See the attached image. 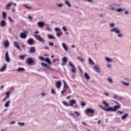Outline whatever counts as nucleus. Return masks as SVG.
Wrapping results in <instances>:
<instances>
[{
	"label": "nucleus",
	"mask_w": 131,
	"mask_h": 131,
	"mask_svg": "<svg viewBox=\"0 0 131 131\" xmlns=\"http://www.w3.org/2000/svg\"><path fill=\"white\" fill-rule=\"evenodd\" d=\"M84 77L86 79H87V80H90V79H91V77H90L87 73H84Z\"/></svg>",
	"instance_id": "nucleus-19"
},
{
	"label": "nucleus",
	"mask_w": 131,
	"mask_h": 131,
	"mask_svg": "<svg viewBox=\"0 0 131 131\" xmlns=\"http://www.w3.org/2000/svg\"><path fill=\"white\" fill-rule=\"evenodd\" d=\"M78 59L79 60H80L81 61V62H83V61H84V59H82V58H81L80 57H78Z\"/></svg>",
	"instance_id": "nucleus-47"
},
{
	"label": "nucleus",
	"mask_w": 131,
	"mask_h": 131,
	"mask_svg": "<svg viewBox=\"0 0 131 131\" xmlns=\"http://www.w3.org/2000/svg\"><path fill=\"white\" fill-rule=\"evenodd\" d=\"M9 46V41H6L4 44V47H5L6 48H8Z\"/></svg>",
	"instance_id": "nucleus-30"
},
{
	"label": "nucleus",
	"mask_w": 131,
	"mask_h": 131,
	"mask_svg": "<svg viewBox=\"0 0 131 131\" xmlns=\"http://www.w3.org/2000/svg\"><path fill=\"white\" fill-rule=\"evenodd\" d=\"M62 47L65 50V51H68V48H67V46H66V45H65V43H62Z\"/></svg>",
	"instance_id": "nucleus-27"
},
{
	"label": "nucleus",
	"mask_w": 131,
	"mask_h": 131,
	"mask_svg": "<svg viewBox=\"0 0 131 131\" xmlns=\"http://www.w3.org/2000/svg\"><path fill=\"white\" fill-rule=\"evenodd\" d=\"M69 103H70V106L71 107H73V106H74L75 104H77V102L75 99H72L71 100H69Z\"/></svg>",
	"instance_id": "nucleus-7"
},
{
	"label": "nucleus",
	"mask_w": 131,
	"mask_h": 131,
	"mask_svg": "<svg viewBox=\"0 0 131 131\" xmlns=\"http://www.w3.org/2000/svg\"><path fill=\"white\" fill-rule=\"evenodd\" d=\"M102 104H104V105L106 106V107H109V104H108V103H107L106 101H103L102 102Z\"/></svg>",
	"instance_id": "nucleus-32"
},
{
	"label": "nucleus",
	"mask_w": 131,
	"mask_h": 131,
	"mask_svg": "<svg viewBox=\"0 0 131 131\" xmlns=\"http://www.w3.org/2000/svg\"><path fill=\"white\" fill-rule=\"evenodd\" d=\"M58 7H59L60 8H62V6H63L62 4H58Z\"/></svg>",
	"instance_id": "nucleus-56"
},
{
	"label": "nucleus",
	"mask_w": 131,
	"mask_h": 131,
	"mask_svg": "<svg viewBox=\"0 0 131 131\" xmlns=\"http://www.w3.org/2000/svg\"><path fill=\"white\" fill-rule=\"evenodd\" d=\"M78 69H79V71H80V72L81 73H82V72H83L82 70L80 68H78Z\"/></svg>",
	"instance_id": "nucleus-55"
},
{
	"label": "nucleus",
	"mask_w": 131,
	"mask_h": 131,
	"mask_svg": "<svg viewBox=\"0 0 131 131\" xmlns=\"http://www.w3.org/2000/svg\"><path fill=\"white\" fill-rule=\"evenodd\" d=\"M8 19L10 21H11V22H13V20H12V18H11V17H9Z\"/></svg>",
	"instance_id": "nucleus-54"
},
{
	"label": "nucleus",
	"mask_w": 131,
	"mask_h": 131,
	"mask_svg": "<svg viewBox=\"0 0 131 131\" xmlns=\"http://www.w3.org/2000/svg\"><path fill=\"white\" fill-rule=\"evenodd\" d=\"M25 69L23 68H19L17 69V71H25Z\"/></svg>",
	"instance_id": "nucleus-34"
},
{
	"label": "nucleus",
	"mask_w": 131,
	"mask_h": 131,
	"mask_svg": "<svg viewBox=\"0 0 131 131\" xmlns=\"http://www.w3.org/2000/svg\"><path fill=\"white\" fill-rule=\"evenodd\" d=\"M33 42H34V41L32 38H30L28 40V43L29 45H33Z\"/></svg>",
	"instance_id": "nucleus-18"
},
{
	"label": "nucleus",
	"mask_w": 131,
	"mask_h": 131,
	"mask_svg": "<svg viewBox=\"0 0 131 131\" xmlns=\"http://www.w3.org/2000/svg\"><path fill=\"white\" fill-rule=\"evenodd\" d=\"M25 58V55H21L19 56V59H20L21 60H24Z\"/></svg>",
	"instance_id": "nucleus-37"
},
{
	"label": "nucleus",
	"mask_w": 131,
	"mask_h": 131,
	"mask_svg": "<svg viewBox=\"0 0 131 131\" xmlns=\"http://www.w3.org/2000/svg\"><path fill=\"white\" fill-rule=\"evenodd\" d=\"M117 113H119V114L121 115V114H122V112L120 111H118L117 112Z\"/></svg>",
	"instance_id": "nucleus-52"
},
{
	"label": "nucleus",
	"mask_w": 131,
	"mask_h": 131,
	"mask_svg": "<svg viewBox=\"0 0 131 131\" xmlns=\"http://www.w3.org/2000/svg\"><path fill=\"white\" fill-rule=\"evenodd\" d=\"M128 117V114H125L122 117V119H125L127 117Z\"/></svg>",
	"instance_id": "nucleus-31"
},
{
	"label": "nucleus",
	"mask_w": 131,
	"mask_h": 131,
	"mask_svg": "<svg viewBox=\"0 0 131 131\" xmlns=\"http://www.w3.org/2000/svg\"><path fill=\"white\" fill-rule=\"evenodd\" d=\"M69 65L70 66H71V67H72V69H71L72 72H73V73H76V68H75V67H74L73 64H72V62H71V61H70Z\"/></svg>",
	"instance_id": "nucleus-5"
},
{
	"label": "nucleus",
	"mask_w": 131,
	"mask_h": 131,
	"mask_svg": "<svg viewBox=\"0 0 131 131\" xmlns=\"http://www.w3.org/2000/svg\"><path fill=\"white\" fill-rule=\"evenodd\" d=\"M12 13H14L15 12V9H12Z\"/></svg>",
	"instance_id": "nucleus-64"
},
{
	"label": "nucleus",
	"mask_w": 131,
	"mask_h": 131,
	"mask_svg": "<svg viewBox=\"0 0 131 131\" xmlns=\"http://www.w3.org/2000/svg\"><path fill=\"white\" fill-rule=\"evenodd\" d=\"M3 19H6L7 18V13L6 12H3Z\"/></svg>",
	"instance_id": "nucleus-29"
},
{
	"label": "nucleus",
	"mask_w": 131,
	"mask_h": 131,
	"mask_svg": "<svg viewBox=\"0 0 131 131\" xmlns=\"http://www.w3.org/2000/svg\"><path fill=\"white\" fill-rule=\"evenodd\" d=\"M114 99H117V95H114L113 96Z\"/></svg>",
	"instance_id": "nucleus-59"
},
{
	"label": "nucleus",
	"mask_w": 131,
	"mask_h": 131,
	"mask_svg": "<svg viewBox=\"0 0 131 131\" xmlns=\"http://www.w3.org/2000/svg\"><path fill=\"white\" fill-rule=\"evenodd\" d=\"M6 100H7V97H5V98H4L3 99V102H5V101H6Z\"/></svg>",
	"instance_id": "nucleus-63"
},
{
	"label": "nucleus",
	"mask_w": 131,
	"mask_h": 131,
	"mask_svg": "<svg viewBox=\"0 0 131 131\" xmlns=\"http://www.w3.org/2000/svg\"><path fill=\"white\" fill-rule=\"evenodd\" d=\"M89 63L90 65H94V64H95V62L93 61V60H92L91 58H89Z\"/></svg>",
	"instance_id": "nucleus-24"
},
{
	"label": "nucleus",
	"mask_w": 131,
	"mask_h": 131,
	"mask_svg": "<svg viewBox=\"0 0 131 131\" xmlns=\"http://www.w3.org/2000/svg\"><path fill=\"white\" fill-rule=\"evenodd\" d=\"M45 61L47 62L49 64H52V62H51V60H50V58H47L45 59Z\"/></svg>",
	"instance_id": "nucleus-28"
},
{
	"label": "nucleus",
	"mask_w": 131,
	"mask_h": 131,
	"mask_svg": "<svg viewBox=\"0 0 131 131\" xmlns=\"http://www.w3.org/2000/svg\"><path fill=\"white\" fill-rule=\"evenodd\" d=\"M108 81L110 82H113V80H112V79H111V78H108Z\"/></svg>",
	"instance_id": "nucleus-43"
},
{
	"label": "nucleus",
	"mask_w": 131,
	"mask_h": 131,
	"mask_svg": "<svg viewBox=\"0 0 131 131\" xmlns=\"http://www.w3.org/2000/svg\"><path fill=\"white\" fill-rule=\"evenodd\" d=\"M113 102H114V103H116V104H117L118 105L119 104L117 101H115V100H113Z\"/></svg>",
	"instance_id": "nucleus-60"
},
{
	"label": "nucleus",
	"mask_w": 131,
	"mask_h": 131,
	"mask_svg": "<svg viewBox=\"0 0 131 131\" xmlns=\"http://www.w3.org/2000/svg\"><path fill=\"white\" fill-rule=\"evenodd\" d=\"M117 12H122V11H124L123 9H118L116 10Z\"/></svg>",
	"instance_id": "nucleus-39"
},
{
	"label": "nucleus",
	"mask_w": 131,
	"mask_h": 131,
	"mask_svg": "<svg viewBox=\"0 0 131 131\" xmlns=\"http://www.w3.org/2000/svg\"><path fill=\"white\" fill-rule=\"evenodd\" d=\"M81 106H85V103H84V102L82 103Z\"/></svg>",
	"instance_id": "nucleus-62"
},
{
	"label": "nucleus",
	"mask_w": 131,
	"mask_h": 131,
	"mask_svg": "<svg viewBox=\"0 0 131 131\" xmlns=\"http://www.w3.org/2000/svg\"><path fill=\"white\" fill-rule=\"evenodd\" d=\"M5 59L7 62H10L11 61L10 57H9V51H6L5 53Z\"/></svg>",
	"instance_id": "nucleus-8"
},
{
	"label": "nucleus",
	"mask_w": 131,
	"mask_h": 131,
	"mask_svg": "<svg viewBox=\"0 0 131 131\" xmlns=\"http://www.w3.org/2000/svg\"><path fill=\"white\" fill-rule=\"evenodd\" d=\"M51 93L56 94V92L55 91V90H54V89H51Z\"/></svg>",
	"instance_id": "nucleus-44"
},
{
	"label": "nucleus",
	"mask_w": 131,
	"mask_h": 131,
	"mask_svg": "<svg viewBox=\"0 0 131 131\" xmlns=\"http://www.w3.org/2000/svg\"><path fill=\"white\" fill-rule=\"evenodd\" d=\"M18 124H19V125H20L21 126H23V125H25V123H18Z\"/></svg>",
	"instance_id": "nucleus-45"
},
{
	"label": "nucleus",
	"mask_w": 131,
	"mask_h": 131,
	"mask_svg": "<svg viewBox=\"0 0 131 131\" xmlns=\"http://www.w3.org/2000/svg\"><path fill=\"white\" fill-rule=\"evenodd\" d=\"M13 46L14 47H15V48H16V49H17L18 50H20V45H19V43L17 41H15L13 42Z\"/></svg>",
	"instance_id": "nucleus-10"
},
{
	"label": "nucleus",
	"mask_w": 131,
	"mask_h": 131,
	"mask_svg": "<svg viewBox=\"0 0 131 131\" xmlns=\"http://www.w3.org/2000/svg\"><path fill=\"white\" fill-rule=\"evenodd\" d=\"M35 47H32L30 48V51L29 53L30 54H32L33 53H35Z\"/></svg>",
	"instance_id": "nucleus-14"
},
{
	"label": "nucleus",
	"mask_w": 131,
	"mask_h": 131,
	"mask_svg": "<svg viewBox=\"0 0 131 131\" xmlns=\"http://www.w3.org/2000/svg\"><path fill=\"white\" fill-rule=\"evenodd\" d=\"M34 63V60H33V58H28L27 59V63L28 65H32Z\"/></svg>",
	"instance_id": "nucleus-4"
},
{
	"label": "nucleus",
	"mask_w": 131,
	"mask_h": 131,
	"mask_svg": "<svg viewBox=\"0 0 131 131\" xmlns=\"http://www.w3.org/2000/svg\"><path fill=\"white\" fill-rule=\"evenodd\" d=\"M45 49H46V50H50V48H49V47H48V46H45Z\"/></svg>",
	"instance_id": "nucleus-53"
},
{
	"label": "nucleus",
	"mask_w": 131,
	"mask_h": 131,
	"mask_svg": "<svg viewBox=\"0 0 131 131\" xmlns=\"http://www.w3.org/2000/svg\"><path fill=\"white\" fill-rule=\"evenodd\" d=\"M99 107L100 108H102V109H103V110H104V111H107V112L113 111V112H115L118 109H119V108H120V107H121V106L120 105H115L114 106V108L111 107H108L107 108H104V107H103V106H102V105H99Z\"/></svg>",
	"instance_id": "nucleus-1"
},
{
	"label": "nucleus",
	"mask_w": 131,
	"mask_h": 131,
	"mask_svg": "<svg viewBox=\"0 0 131 131\" xmlns=\"http://www.w3.org/2000/svg\"><path fill=\"white\" fill-rule=\"evenodd\" d=\"M94 70H95V71H96V72H98V73L99 72H100V68L98 66H95L94 67Z\"/></svg>",
	"instance_id": "nucleus-17"
},
{
	"label": "nucleus",
	"mask_w": 131,
	"mask_h": 131,
	"mask_svg": "<svg viewBox=\"0 0 131 131\" xmlns=\"http://www.w3.org/2000/svg\"><path fill=\"white\" fill-rule=\"evenodd\" d=\"M6 98H10V92H7L6 93Z\"/></svg>",
	"instance_id": "nucleus-38"
},
{
	"label": "nucleus",
	"mask_w": 131,
	"mask_h": 131,
	"mask_svg": "<svg viewBox=\"0 0 131 131\" xmlns=\"http://www.w3.org/2000/svg\"><path fill=\"white\" fill-rule=\"evenodd\" d=\"M62 104H63V105H64V106H66V107L70 106V103H69L66 101H62Z\"/></svg>",
	"instance_id": "nucleus-21"
},
{
	"label": "nucleus",
	"mask_w": 131,
	"mask_h": 131,
	"mask_svg": "<svg viewBox=\"0 0 131 131\" xmlns=\"http://www.w3.org/2000/svg\"><path fill=\"white\" fill-rule=\"evenodd\" d=\"M66 4L67 5L68 7H71V4H70L69 1H66Z\"/></svg>",
	"instance_id": "nucleus-36"
},
{
	"label": "nucleus",
	"mask_w": 131,
	"mask_h": 131,
	"mask_svg": "<svg viewBox=\"0 0 131 131\" xmlns=\"http://www.w3.org/2000/svg\"><path fill=\"white\" fill-rule=\"evenodd\" d=\"M118 37H121L122 36V34H119L118 35Z\"/></svg>",
	"instance_id": "nucleus-58"
},
{
	"label": "nucleus",
	"mask_w": 131,
	"mask_h": 131,
	"mask_svg": "<svg viewBox=\"0 0 131 131\" xmlns=\"http://www.w3.org/2000/svg\"><path fill=\"white\" fill-rule=\"evenodd\" d=\"M24 7L25 8H26V9H27L28 10H32V7H29V6H27V5H26V4L24 5Z\"/></svg>",
	"instance_id": "nucleus-25"
},
{
	"label": "nucleus",
	"mask_w": 131,
	"mask_h": 131,
	"mask_svg": "<svg viewBox=\"0 0 131 131\" xmlns=\"http://www.w3.org/2000/svg\"><path fill=\"white\" fill-rule=\"evenodd\" d=\"M28 18L29 19H30V20H32V17H31V16H29Z\"/></svg>",
	"instance_id": "nucleus-61"
},
{
	"label": "nucleus",
	"mask_w": 131,
	"mask_h": 131,
	"mask_svg": "<svg viewBox=\"0 0 131 131\" xmlns=\"http://www.w3.org/2000/svg\"><path fill=\"white\" fill-rule=\"evenodd\" d=\"M123 83L124 85H129V83H128L123 82Z\"/></svg>",
	"instance_id": "nucleus-50"
},
{
	"label": "nucleus",
	"mask_w": 131,
	"mask_h": 131,
	"mask_svg": "<svg viewBox=\"0 0 131 131\" xmlns=\"http://www.w3.org/2000/svg\"><path fill=\"white\" fill-rule=\"evenodd\" d=\"M115 26V25H114V24H110V27H114Z\"/></svg>",
	"instance_id": "nucleus-49"
},
{
	"label": "nucleus",
	"mask_w": 131,
	"mask_h": 131,
	"mask_svg": "<svg viewBox=\"0 0 131 131\" xmlns=\"http://www.w3.org/2000/svg\"><path fill=\"white\" fill-rule=\"evenodd\" d=\"M74 113H75V114H76L77 116H79L80 115V114H79L78 112H74Z\"/></svg>",
	"instance_id": "nucleus-41"
},
{
	"label": "nucleus",
	"mask_w": 131,
	"mask_h": 131,
	"mask_svg": "<svg viewBox=\"0 0 131 131\" xmlns=\"http://www.w3.org/2000/svg\"><path fill=\"white\" fill-rule=\"evenodd\" d=\"M27 31H25L24 33H21L19 35L20 38L25 39L27 37Z\"/></svg>",
	"instance_id": "nucleus-6"
},
{
	"label": "nucleus",
	"mask_w": 131,
	"mask_h": 131,
	"mask_svg": "<svg viewBox=\"0 0 131 131\" xmlns=\"http://www.w3.org/2000/svg\"><path fill=\"white\" fill-rule=\"evenodd\" d=\"M13 4L14 3H10L8 4L6 7V10H10V9L11 8V6H12V5H13Z\"/></svg>",
	"instance_id": "nucleus-23"
},
{
	"label": "nucleus",
	"mask_w": 131,
	"mask_h": 131,
	"mask_svg": "<svg viewBox=\"0 0 131 131\" xmlns=\"http://www.w3.org/2000/svg\"><path fill=\"white\" fill-rule=\"evenodd\" d=\"M34 36L37 40H38L39 41H43V39L41 38V36L38 35H34Z\"/></svg>",
	"instance_id": "nucleus-9"
},
{
	"label": "nucleus",
	"mask_w": 131,
	"mask_h": 131,
	"mask_svg": "<svg viewBox=\"0 0 131 131\" xmlns=\"http://www.w3.org/2000/svg\"><path fill=\"white\" fill-rule=\"evenodd\" d=\"M6 68H7V66L4 65L2 68H1L0 71L1 72L5 71Z\"/></svg>",
	"instance_id": "nucleus-26"
},
{
	"label": "nucleus",
	"mask_w": 131,
	"mask_h": 131,
	"mask_svg": "<svg viewBox=\"0 0 131 131\" xmlns=\"http://www.w3.org/2000/svg\"><path fill=\"white\" fill-rule=\"evenodd\" d=\"M11 104V101L9 100L5 104V107L6 108H8V107H10V104Z\"/></svg>",
	"instance_id": "nucleus-20"
},
{
	"label": "nucleus",
	"mask_w": 131,
	"mask_h": 131,
	"mask_svg": "<svg viewBox=\"0 0 131 131\" xmlns=\"http://www.w3.org/2000/svg\"><path fill=\"white\" fill-rule=\"evenodd\" d=\"M62 29L63 31H67V29L65 27H62Z\"/></svg>",
	"instance_id": "nucleus-48"
},
{
	"label": "nucleus",
	"mask_w": 131,
	"mask_h": 131,
	"mask_svg": "<svg viewBox=\"0 0 131 131\" xmlns=\"http://www.w3.org/2000/svg\"><path fill=\"white\" fill-rule=\"evenodd\" d=\"M61 35H62V32L58 33L57 34V36H58V37H59V36H61Z\"/></svg>",
	"instance_id": "nucleus-42"
},
{
	"label": "nucleus",
	"mask_w": 131,
	"mask_h": 131,
	"mask_svg": "<svg viewBox=\"0 0 131 131\" xmlns=\"http://www.w3.org/2000/svg\"><path fill=\"white\" fill-rule=\"evenodd\" d=\"M55 84L57 89H60V88H61V85H62V83L61 82V81H57Z\"/></svg>",
	"instance_id": "nucleus-12"
},
{
	"label": "nucleus",
	"mask_w": 131,
	"mask_h": 131,
	"mask_svg": "<svg viewBox=\"0 0 131 131\" xmlns=\"http://www.w3.org/2000/svg\"><path fill=\"white\" fill-rule=\"evenodd\" d=\"M38 26L40 27V28H42L43 26H45V23L42 21H39L38 23Z\"/></svg>",
	"instance_id": "nucleus-15"
},
{
	"label": "nucleus",
	"mask_w": 131,
	"mask_h": 131,
	"mask_svg": "<svg viewBox=\"0 0 131 131\" xmlns=\"http://www.w3.org/2000/svg\"><path fill=\"white\" fill-rule=\"evenodd\" d=\"M67 61H68L67 60V57H63L62 58V62H63L62 65H64V64H66V63H67Z\"/></svg>",
	"instance_id": "nucleus-22"
},
{
	"label": "nucleus",
	"mask_w": 131,
	"mask_h": 131,
	"mask_svg": "<svg viewBox=\"0 0 131 131\" xmlns=\"http://www.w3.org/2000/svg\"><path fill=\"white\" fill-rule=\"evenodd\" d=\"M6 24H7L6 20H3L1 21L0 26L2 27H5V26H6Z\"/></svg>",
	"instance_id": "nucleus-16"
},
{
	"label": "nucleus",
	"mask_w": 131,
	"mask_h": 131,
	"mask_svg": "<svg viewBox=\"0 0 131 131\" xmlns=\"http://www.w3.org/2000/svg\"><path fill=\"white\" fill-rule=\"evenodd\" d=\"M49 46H50V47L54 46V42H49Z\"/></svg>",
	"instance_id": "nucleus-46"
},
{
	"label": "nucleus",
	"mask_w": 131,
	"mask_h": 131,
	"mask_svg": "<svg viewBox=\"0 0 131 131\" xmlns=\"http://www.w3.org/2000/svg\"><path fill=\"white\" fill-rule=\"evenodd\" d=\"M48 37H49L50 39H55V37L52 35H48Z\"/></svg>",
	"instance_id": "nucleus-33"
},
{
	"label": "nucleus",
	"mask_w": 131,
	"mask_h": 131,
	"mask_svg": "<svg viewBox=\"0 0 131 131\" xmlns=\"http://www.w3.org/2000/svg\"><path fill=\"white\" fill-rule=\"evenodd\" d=\"M39 59H40V60H41V61H46V59L41 56L39 57Z\"/></svg>",
	"instance_id": "nucleus-40"
},
{
	"label": "nucleus",
	"mask_w": 131,
	"mask_h": 131,
	"mask_svg": "<svg viewBox=\"0 0 131 131\" xmlns=\"http://www.w3.org/2000/svg\"><path fill=\"white\" fill-rule=\"evenodd\" d=\"M47 30L48 31H51V28L50 27H48Z\"/></svg>",
	"instance_id": "nucleus-57"
},
{
	"label": "nucleus",
	"mask_w": 131,
	"mask_h": 131,
	"mask_svg": "<svg viewBox=\"0 0 131 131\" xmlns=\"http://www.w3.org/2000/svg\"><path fill=\"white\" fill-rule=\"evenodd\" d=\"M41 65H42V66H44L45 67V68H47L48 69H49L50 70H53L52 69V68H51V67H50L49 65H48L43 62L41 63Z\"/></svg>",
	"instance_id": "nucleus-13"
},
{
	"label": "nucleus",
	"mask_w": 131,
	"mask_h": 131,
	"mask_svg": "<svg viewBox=\"0 0 131 131\" xmlns=\"http://www.w3.org/2000/svg\"><path fill=\"white\" fill-rule=\"evenodd\" d=\"M61 30L58 28H55V31H60Z\"/></svg>",
	"instance_id": "nucleus-51"
},
{
	"label": "nucleus",
	"mask_w": 131,
	"mask_h": 131,
	"mask_svg": "<svg viewBox=\"0 0 131 131\" xmlns=\"http://www.w3.org/2000/svg\"><path fill=\"white\" fill-rule=\"evenodd\" d=\"M105 60H106V61H107V62H112V59H111V58H108V57H106V58H105Z\"/></svg>",
	"instance_id": "nucleus-35"
},
{
	"label": "nucleus",
	"mask_w": 131,
	"mask_h": 131,
	"mask_svg": "<svg viewBox=\"0 0 131 131\" xmlns=\"http://www.w3.org/2000/svg\"><path fill=\"white\" fill-rule=\"evenodd\" d=\"M112 32H115V33H120V31L118 30V28H115L111 30Z\"/></svg>",
	"instance_id": "nucleus-11"
},
{
	"label": "nucleus",
	"mask_w": 131,
	"mask_h": 131,
	"mask_svg": "<svg viewBox=\"0 0 131 131\" xmlns=\"http://www.w3.org/2000/svg\"><path fill=\"white\" fill-rule=\"evenodd\" d=\"M85 114H86V115H89V114H93L94 115V114H95V111L91 108H88L85 111Z\"/></svg>",
	"instance_id": "nucleus-3"
},
{
	"label": "nucleus",
	"mask_w": 131,
	"mask_h": 131,
	"mask_svg": "<svg viewBox=\"0 0 131 131\" xmlns=\"http://www.w3.org/2000/svg\"><path fill=\"white\" fill-rule=\"evenodd\" d=\"M68 89H69V86L67 85L66 81L63 80V88L62 91L61 92V94L64 95V94L67 92V90H68Z\"/></svg>",
	"instance_id": "nucleus-2"
}]
</instances>
